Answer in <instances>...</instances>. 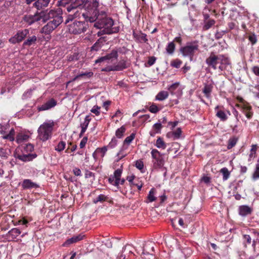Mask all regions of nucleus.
I'll return each instance as SVG.
<instances>
[{
    "instance_id": "obj_1",
    "label": "nucleus",
    "mask_w": 259,
    "mask_h": 259,
    "mask_svg": "<svg viewBox=\"0 0 259 259\" xmlns=\"http://www.w3.org/2000/svg\"><path fill=\"white\" fill-rule=\"evenodd\" d=\"M205 62L207 65L214 70L219 69L220 71L228 69L230 67L229 59L223 55H216L211 52L209 57L206 58Z\"/></svg>"
},
{
    "instance_id": "obj_2",
    "label": "nucleus",
    "mask_w": 259,
    "mask_h": 259,
    "mask_svg": "<svg viewBox=\"0 0 259 259\" xmlns=\"http://www.w3.org/2000/svg\"><path fill=\"white\" fill-rule=\"evenodd\" d=\"M97 20L95 21L94 26L99 29L103 28L104 32L107 34H112L118 32V27H113L114 22L113 20L107 17L104 11H101L97 15Z\"/></svg>"
},
{
    "instance_id": "obj_3",
    "label": "nucleus",
    "mask_w": 259,
    "mask_h": 259,
    "mask_svg": "<svg viewBox=\"0 0 259 259\" xmlns=\"http://www.w3.org/2000/svg\"><path fill=\"white\" fill-rule=\"evenodd\" d=\"M46 12L49 16L46 19V21L49 19L52 20L43 27L41 32L45 34H49L62 22L63 18L56 11L51 10L48 11V10H46Z\"/></svg>"
},
{
    "instance_id": "obj_4",
    "label": "nucleus",
    "mask_w": 259,
    "mask_h": 259,
    "mask_svg": "<svg viewBox=\"0 0 259 259\" xmlns=\"http://www.w3.org/2000/svg\"><path fill=\"white\" fill-rule=\"evenodd\" d=\"M152 167L156 170H160L163 172L164 177L166 176L167 168L164 166L165 160L164 154L160 153L156 149H152L151 151Z\"/></svg>"
},
{
    "instance_id": "obj_5",
    "label": "nucleus",
    "mask_w": 259,
    "mask_h": 259,
    "mask_svg": "<svg viewBox=\"0 0 259 259\" xmlns=\"http://www.w3.org/2000/svg\"><path fill=\"white\" fill-rule=\"evenodd\" d=\"M55 122L52 120L44 122L38 128V138L42 141L48 140L51 138Z\"/></svg>"
},
{
    "instance_id": "obj_6",
    "label": "nucleus",
    "mask_w": 259,
    "mask_h": 259,
    "mask_svg": "<svg viewBox=\"0 0 259 259\" xmlns=\"http://www.w3.org/2000/svg\"><path fill=\"white\" fill-rule=\"evenodd\" d=\"M88 9L86 15L82 14L86 21L94 22L97 20V15L100 12L98 10L99 2V0H88L86 4Z\"/></svg>"
},
{
    "instance_id": "obj_7",
    "label": "nucleus",
    "mask_w": 259,
    "mask_h": 259,
    "mask_svg": "<svg viewBox=\"0 0 259 259\" xmlns=\"http://www.w3.org/2000/svg\"><path fill=\"white\" fill-rule=\"evenodd\" d=\"M199 45L197 41L187 42L185 46L182 47L180 51L185 57H189L191 61L193 60L195 53L198 51Z\"/></svg>"
},
{
    "instance_id": "obj_8",
    "label": "nucleus",
    "mask_w": 259,
    "mask_h": 259,
    "mask_svg": "<svg viewBox=\"0 0 259 259\" xmlns=\"http://www.w3.org/2000/svg\"><path fill=\"white\" fill-rule=\"evenodd\" d=\"M47 15L46 11H42L34 15H25L23 17V21L29 25L35 22H37L38 24L44 23L46 22V19L49 17Z\"/></svg>"
},
{
    "instance_id": "obj_9",
    "label": "nucleus",
    "mask_w": 259,
    "mask_h": 259,
    "mask_svg": "<svg viewBox=\"0 0 259 259\" xmlns=\"http://www.w3.org/2000/svg\"><path fill=\"white\" fill-rule=\"evenodd\" d=\"M68 31L70 33L74 34H79L86 31L88 24L84 21H74L72 23L69 24Z\"/></svg>"
},
{
    "instance_id": "obj_10",
    "label": "nucleus",
    "mask_w": 259,
    "mask_h": 259,
    "mask_svg": "<svg viewBox=\"0 0 259 259\" xmlns=\"http://www.w3.org/2000/svg\"><path fill=\"white\" fill-rule=\"evenodd\" d=\"M13 142L15 140V130L9 125L1 126V140ZM2 141H1V143Z\"/></svg>"
},
{
    "instance_id": "obj_11",
    "label": "nucleus",
    "mask_w": 259,
    "mask_h": 259,
    "mask_svg": "<svg viewBox=\"0 0 259 259\" xmlns=\"http://www.w3.org/2000/svg\"><path fill=\"white\" fill-rule=\"evenodd\" d=\"M118 54L117 51H112L111 53L107 55L99 58L95 61V64H99L100 65L104 64L105 63H112L114 60L117 59Z\"/></svg>"
},
{
    "instance_id": "obj_12",
    "label": "nucleus",
    "mask_w": 259,
    "mask_h": 259,
    "mask_svg": "<svg viewBox=\"0 0 259 259\" xmlns=\"http://www.w3.org/2000/svg\"><path fill=\"white\" fill-rule=\"evenodd\" d=\"M15 156L17 159L22 161L27 162L34 159L36 157V155L31 153H25L21 151H20L19 149H17Z\"/></svg>"
},
{
    "instance_id": "obj_13",
    "label": "nucleus",
    "mask_w": 259,
    "mask_h": 259,
    "mask_svg": "<svg viewBox=\"0 0 259 259\" xmlns=\"http://www.w3.org/2000/svg\"><path fill=\"white\" fill-rule=\"evenodd\" d=\"M29 33L27 29L19 31L13 37L10 38L9 41L12 44H16L21 41L26 37Z\"/></svg>"
},
{
    "instance_id": "obj_14",
    "label": "nucleus",
    "mask_w": 259,
    "mask_h": 259,
    "mask_svg": "<svg viewBox=\"0 0 259 259\" xmlns=\"http://www.w3.org/2000/svg\"><path fill=\"white\" fill-rule=\"evenodd\" d=\"M20 233L21 232L18 229L13 228L7 234L6 239L8 241H13L20 235Z\"/></svg>"
},
{
    "instance_id": "obj_15",
    "label": "nucleus",
    "mask_w": 259,
    "mask_h": 259,
    "mask_svg": "<svg viewBox=\"0 0 259 259\" xmlns=\"http://www.w3.org/2000/svg\"><path fill=\"white\" fill-rule=\"evenodd\" d=\"M133 35L135 40L139 42H146L148 41L147 35L141 31H133Z\"/></svg>"
},
{
    "instance_id": "obj_16",
    "label": "nucleus",
    "mask_w": 259,
    "mask_h": 259,
    "mask_svg": "<svg viewBox=\"0 0 259 259\" xmlns=\"http://www.w3.org/2000/svg\"><path fill=\"white\" fill-rule=\"evenodd\" d=\"M56 105V102L53 99H52L45 104L42 105L41 106L38 107V110L40 111H45L47 110H49Z\"/></svg>"
},
{
    "instance_id": "obj_17",
    "label": "nucleus",
    "mask_w": 259,
    "mask_h": 259,
    "mask_svg": "<svg viewBox=\"0 0 259 259\" xmlns=\"http://www.w3.org/2000/svg\"><path fill=\"white\" fill-rule=\"evenodd\" d=\"M84 235L80 234L76 236H74L71 238L67 239L63 244V246H66L70 244L76 243L83 239Z\"/></svg>"
},
{
    "instance_id": "obj_18",
    "label": "nucleus",
    "mask_w": 259,
    "mask_h": 259,
    "mask_svg": "<svg viewBox=\"0 0 259 259\" xmlns=\"http://www.w3.org/2000/svg\"><path fill=\"white\" fill-rule=\"evenodd\" d=\"M182 133L181 128L179 127L174 131L168 132L167 134V137L169 138H172L173 140H177L181 138Z\"/></svg>"
},
{
    "instance_id": "obj_19",
    "label": "nucleus",
    "mask_w": 259,
    "mask_h": 259,
    "mask_svg": "<svg viewBox=\"0 0 259 259\" xmlns=\"http://www.w3.org/2000/svg\"><path fill=\"white\" fill-rule=\"evenodd\" d=\"M243 113L245 115L248 119H250L253 115L251 111V107L247 104H243L241 106Z\"/></svg>"
},
{
    "instance_id": "obj_20",
    "label": "nucleus",
    "mask_w": 259,
    "mask_h": 259,
    "mask_svg": "<svg viewBox=\"0 0 259 259\" xmlns=\"http://www.w3.org/2000/svg\"><path fill=\"white\" fill-rule=\"evenodd\" d=\"M154 252V244L151 242L146 243L143 247V252L144 254H152Z\"/></svg>"
},
{
    "instance_id": "obj_21",
    "label": "nucleus",
    "mask_w": 259,
    "mask_h": 259,
    "mask_svg": "<svg viewBox=\"0 0 259 259\" xmlns=\"http://www.w3.org/2000/svg\"><path fill=\"white\" fill-rule=\"evenodd\" d=\"M22 187L23 189H26L37 188L39 186L36 183L33 182L29 179H25L22 182Z\"/></svg>"
},
{
    "instance_id": "obj_22",
    "label": "nucleus",
    "mask_w": 259,
    "mask_h": 259,
    "mask_svg": "<svg viewBox=\"0 0 259 259\" xmlns=\"http://www.w3.org/2000/svg\"><path fill=\"white\" fill-rule=\"evenodd\" d=\"M252 209L247 205H241L239 207V214L242 217H245L251 214Z\"/></svg>"
},
{
    "instance_id": "obj_23",
    "label": "nucleus",
    "mask_w": 259,
    "mask_h": 259,
    "mask_svg": "<svg viewBox=\"0 0 259 259\" xmlns=\"http://www.w3.org/2000/svg\"><path fill=\"white\" fill-rule=\"evenodd\" d=\"M30 136L28 134L20 133L16 136V141L18 144H21L23 142H27Z\"/></svg>"
},
{
    "instance_id": "obj_24",
    "label": "nucleus",
    "mask_w": 259,
    "mask_h": 259,
    "mask_svg": "<svg viewBox=\"0 0 259 259\" xmlns=\"http://www.w3.org/2000/svg\"><path fill=\"white\" fill-rule=\"evenodd\" d=\"M132 247L130 245H125L123 248L122 252L117 256V259H125L126 254L132 253Z\"/></svg>"
},
{
    "instance_id": "obj_25",
    "label": "nucleus",
    "mask_w": 259,
    "mask_h": 259,
    "mask_svg": "<svg viewBox=\"0 0 259 259\" xmlns=\"http://www.w3.org/2000/svg\"><path fill=\"white\" fill-rule=\"evenodd\" d=\"M50 0H37L33 5L37 9H40L48 6Z\"/></svg>"
},
{
    "instance_id": "obj_26",
    "label": "nucleus",
    "mask_w": 259,
    "mask_h": 259,
    "mask_svg": "<svg viewBox=\"0 0 259 259\" xmlns=\"http://www.w3.org/2000/svg\"><path fill=\"white\" fill-rule=\"evenodd\" d=\"M17 149L25 153H31L33 150V146L31 144H27L21 146Z\"/></svg>"
},
{
    "instance_id": "obj_27",
    "label": "nucleus",
    "mask_w": 259,
    "mask_h": 259,
    "mask_svg": "<svg viewBox=\"0 0 259 259\" xmlns=\"http://www.w3.org/2000/svg\"><path fill=\"white\" fill-rule=\"evenodd\" d=\"M219 106H217L215 108L216 112V116L219 118L222 121H225L227 119L228 117L225 112L223 110L219 109Z\"/></svg>"
},
{
    "instance_id": "obj_28",
    "label": "nucleus",
    "mask_w": 259,
    "mask_h": 259,
    "mask_svg": "<svg viewBox=\"0 0 259 259\" xmlns=\"http://www.w3.org/2000/svg\"><path fill=\"white\" fill-rule=\"evenodd\" d=\"M91 119V115H88L85 116L84 121L80 123L81 130L86 131Z\"/></svg>"
},
{
    "instance_id": "obj_29",
    "label": "nucleus",
    "mask_w": 259,
    "mask_h": 259,
    "mask_svg": "<svg viewBox=\"0 0 259 259\" xmlns=\"http://www.w3.org/2000/svg\"><path fill=\"white\" fill-rule=\"evenodd\" d=\"M155 146L160 149H165L166 147V144L164 142L163 140L160 138L158 137L156 141V143L155 144Z\"/></svg>"
},
{
    "instance_id": "obj_30",
    "label": "nucleus",
    "mask_w": 259,
    "mask_h": 259,
    "mask_svg": "<svg viewBox=\"0 0 259 259\" xmlns=\"http://www.w3.org/2000/svg\"><path fill=\"white\" fill-rule=\"evenodd\" d=\"M168 96V93L166 91H162L158 93L155 97L156 100L163 101Z\"/></svg>"
},
{
    "instance_id": "obj_31",
    "label": "nucleus",
    "mask_w": 259,
    "mask_h": 259,
    "mask_svg": "<svg viewBox=\"0 0 259 259\" xmlns=\"http://www.w3.org/2000/svg\"><path fill=\"white\" fill-rule=\"evenodd\" d=\"M256 150H257V145H252L251 146V148L250 151V154L249 155L248 161H250L252 159H253L256 156Z\"/></svg>"
},
{
    "instance_id": "obj_32",
    "label": "nucleus",
    "mask_w": 259,
    "mask_h": 259,
    "mask_svg": "<svg viewBox=\"0 0 259 259\" xmlns=\"http://www.w3.org/2000/svg\"><path fill=\"white\" fill-rule=\"evenodd\" d=\"M220 172L223 175V180L224 181L227 180L230 176V172L227 167L221 168Z\"/></svg>"
},
{
    "instance_id": "obj_33",
    "label": "nucleus",
    "mask_w": 259,
    "mask_h": 259,
    "mask_svg": "<svg viewBox=\"0 0 259 259\" xmlns=\"http://www.w3.org/2000/svg\"><path fill=\"white\" fill-rule=\"evenodd\" d=\"M37 40L36 37L35 36H32L28 37L24 42V46H30L33 44H35Z\"/></svg>"
},
{
    "instance_id": "obj_34",
    "label": "nucleus",
    "mask_w": 259,
    "mask_h": 259,
    "mask_svg": "<svg viewBox=\"0 0 259 259\" xmlns=\"http://www.w3.org/2000/svg\"><path fill=\"white\" fill-rule=\"evenodd\" d=\"M115 71H121L127 67L125 62L124 61H121L116 65H113Z\"/></svg>"
},
{
    "instance_id": "obj_35",
    "label": "nucleus",
    "mask_w": 259,
    "mask_h": 259,
    "mask_svg": "<svg viewBox=\"0 0 259 259\" xmlns=\"http://www.w3.org/2000/svg\"><path fill=\"white\" fill-rule=\"evenodd\" d=\"M80 13L78 11H76L74 13L69 14L65 20V23H68L72 21L74 18L79 17Z\"/></svg>"
},
{
    "instance_id": "obj_36",
    "label": "nucleus",
    "mask_w": 259,
    "mask_h": 259,
    "mask_svg": "<svg viewBox=\"0 0 259 259\" xmlns=\"http://www.w3.org/2000/svg\"><path fill=\"white\" fill-rule=\"evenodd\" d=\"M212 89V85L211 84H206L203 89V93L207 98H209L210 96Z\"/></svg>"
},
{
    "instance_id": "obj_37",
    "label": "nucleus",
    "mask_w": 259,
    "mask_h": 259,
    "mask_svg": "<svg viewBox=\"0 0 259 259\" xmlns=\"http://www.w3.org/2000/svg\"><path fill=\"white\" fill-rule=\"evenodd\" d=\"M162 128V125L161 123L157 122L155 123L153 125V129L154 131V132L152 133V132H150V135L151 136H154V134L156 133H160L161 130Z\"/></svg>"
},
{
    "instance_id": "obj_38",
    "label": "nucleus",
    "mask_w": 259,
    "mask_h": 259,
    "mask_svg": "<svg viewBox=\"0 0 259 259\" xmlns=\"http://www.w3.org/2000/svg\"><path fill=\"white\" fill-rule=\"evenodd\" d=\"M175 45L173 41L169 42L166 47V51L167 53L169 55L173 54L175 50Z\"/></svg>"
},
{
    "instance_id": "obj_39",
    "label": "nucleus",
    "mask_w": 259,
    "mask_h": 259,
    "mask_svg": "<svg viewBox=\"0 0 259 259\" xmlns=\"http://www.w3.org/2000/svg\"><path fill=\"white\" fill-rule=\"evenodd\" d=\"M122 172V166H120V168L115 170L114 172L113 177L115 178V179L117 180L118 182H119L120 178L121 176Z\"/></svg>"
},
{
    "instance_id": "obj_40",
    "label": "nucleus",
    "mask_w": 259,
    "mask_h": 259,
    "mask_svg": "<svg viewBox=\"0 0 259 259\" xmlns=\"http://www.w3.org/2000/svg\"><path fill=\"white\" fill-rule=\"evenodd\" d=\"M252 178L254 181L259 179V160H257V163L256 164L255 168Z\"/></svg>"
},
{
    "instance_id": "obj_41",
    "label": "nucleus",
    "mask_w": 259,
    "mask_h": 259,
    "mask_svg": "<svg viewBox=\"0 0 259 259\" xmlns=\"http://www.w3.org/2000/svg\"><path fill=\"white\" fill-rule=\"evenodd\" d=\"M155 189L152 188L149 192L147 198L149 201L151 202L156 200V197L155 196Z\"/></svg>"
},
{
    "instance_id": "obj_42",
    "label": "nucleus",
    "mask_w": 259,
    "mask_h": 259,
    "mask_svg": "<svg viewBox=\"0 0 259 259\" xmlns=\"http://www.w3.org/2000/svg\"><path fill=\"white\" fill-rule=\"evenodd\" d=\"M125 132V128L124 126H122L120 128H118L116 131V136L118 138H121L124 132Z\"/></svg>"
},
{
    "instance_id": "obj_43",
    "label": "nucleus",
    "mask_w": 259,
    "mask_h": 259,
    "mask_svg": "<svg viewBox=\"0 0 259 259\" xmlns=\"http://www.w3.org/2000/svg\"><path fill=\"white\" fill-rule=\"evenodd\" d=\"M135 136L136 134L135 133H132L130 136L127 137L124 141V144L129 145L135 139Z\"/></svg>"
},
{
    "instance_id": "obj_44",
    "label": "nucleus",
    "mask_w": 259,
    "mask_h": 259,
    "mask_svg": "<svg viewBox=\"0 0 259 259\" xmlns=\"http://www.w3.org/2000/svg\"><path fill=\"white\" fill-rule=\"evenodd\" d=\"M107 197L104 194L99 195L94 200V202L97 203L99 202H103L106 201Z\"/></svg>"
},
{
    "instance_id": "obj_45",
    "label": "nucleus",
    "mask_w": 259,
    "mask_h": 259,
    "mask_svg": "<svg viewBox=\"0 0 259 259\" xmlns=\"http://www.w3.org/2000/svg\"><path fill=\"white\" fill-rule=\"evenodd\" d=\"M66 143L64 141L60 142L55 148V150L58 152L62 151L65 148Z\"/></svg>"
},
{
    "instance_id": "obj_46",
    "label": "nucleus",
    "mask_w": 259,
    "mask_h": 259,
    "mask_svg": "<svg viewBox=\"0 0 259 259\" xmlns=\"http://www.w3.org/2000/svg\"><path fill=\"white\" fill-rule=\"evenodd\" d=\"M215 23V21L213 19H210L208 20L207 21L205 22V24L204 25V28L205 30H207L209 29L211 26H212Z\"/></svg>"
},
{
    "instance_id": "obj_47",
    "label": "nucleus",
    "mask_w": 259,
    "mask_h": 259,
    "mask_svg": "<svg viewBox=\"0 0 259 259\" xmlns=\"http://www.w3.org/2000/svg\"><path fill=\"white\" fill-rule=\"evenodd\" d=\"M135 166L142 172H144L145 170H144V163L142 160H137L135 163Z\"/></svg>"
},
{
    "instance_id": "obj_48",
    "label": "nucleus",
    "mask_w": 259,
    "mask_h": 259,
    "mask_svg": "<svg viewBox=\"0 0 259 259\" xmlns=\"http://www.w3.org/2000/svg\"><path fill=\"white\" fill-rule=\"evenodd\" d=\"M108 181L110 184L117 187L119 185V182H118L117 180L115 179V178L113 175H111L108 178Z\"/></svg>"
},
{
    "instance_id": "obj_49",
    "label": "nucleus",
    "mask_w": 259,
    "mask_h": 259,
    "mask_svg": "<svg viewBox=\"0 0 259 259\" xmlns=\"http://www.w3.org/2000/svg\"><path fill=\"white\" fill-rule=\"evenodd\" d=\"M237 141V139L235 138L229 139L227 145L228 149H230L233 147L236 144Z\"/></svg>"
},
{
    "instance_id": "obj_50",
    "label": "nucleus",
    "mask_w": 259,
    "mask_h": 259,
    "mask_svg": "<svg viewBox=\"0 0 259 259\" xmlns=\"http://www.w3.org/2000/svg\"><path fill=\"white\" fill-rule=\"evenodd\" d=\"M93 73L92 72H86L84 73H80V74H78L77 75H76L73 78V80H75L77 78L82 77V76H86L90 77H91L92 76H93Z\"/></svg>"
},
{
    "instance_id": "obj_51",
    "label": "nucleus",
    "mask_w": 259,
    "mask_h": 259,
    "mask_svg": "<svg viewBox=\"0 0 259 259\" xmlns=\"http://www.w3.org/2000/svg\"><path fill=\"white\" fill-rule=\"evenodd\" d=\"M149 110L152 113H156L160 110V109L155 104L152 103L149 107Z\"/></svg>"
},
{
    "instance_id": "obj_52",
    "label": "nucleus",
    "mask_w": 259,
    "mask_h": 259,
    "mask_svg": "<svg viewBox=\"0 0 259 259\" xmlns=\"http://www.w3.org/2000/svg\"><path fill=\"white\" fill-rule=\"evenodd\" d=\"M182 64V61L178 59L174 60L171 62V65L176 68H179Z\"/></svg>"
},
{
    "instance_id": "obj_53",
    "label": "nucleus",
    "mask_w": 259,
    "mask_h": 259,
    "mask_svg": "<svg viewBox=\"0 0 259 259\" xmlns=\"http://www.w3.org/2000/svg\"><path fill=\"white\" fill-rule=\"evenodd\" d=\"M243 243L245 245H246V243L250 244L251 242V238L249 235H243Z\"/></svg>"
},
{
    "instance_id": "obj_54",
    "label": "nucleus",
    "mask_w": 259,
    "mask_h": 259,
    "mask_svg": "<svg viewBox=\"0 0 259 259\" xmlns=\"http://www.w3.org/2000/svg\"><path fill=\"white\" fill-rule=\"evenodd\" d=\"M92 113L95 114L96 115H99L100 113V107L98 106H94L91 110Z\"/></svg>"
},
{
    "instance_id": "obj_55",
    "label": "nucleus",
    "mask_w": 259,
    "mask_h": 259,
    "mask_svg": "<svg viewBox=\"0 0 259 259\" xmlns=\"http://www.w3.org/2000/svg\"><path fill=\"white\" fill-rule=\"evenodd\" d=\"M179 82H175L173 84H172L168 88L169 91L171 93H173L174 91L179 87Z\"/></svg>"
},
{
    "instance_id": "obj_56",
    "label": "nucleus",
    "mask_w": 259,
    "mask_h": 259,
    "mask_svg": "<svg viewBox=\"0 0 259 259\" xmlns=\"http://www.w3.org/2000/svg\"><path fill=\"white\" fill-rule=\"evenodd\" d=\"M67 10L68 12H72V13H74L76 11H78V7H75V6H73L72 5L68 6L67 7Z\"/></svg>"
},
{
    "instance_id": "obj_57",
    "label": "nucleus",
    "mask_w": 259,
    "mask_h": 259,
    "mask_svg": "<svg viewBox=\"0 0 259 259\" xmlns=\"http://www.w3.org/2000/svg\"><path fill=\"white\" fill-rule=\"evenodd\" d=\"M88 137H84L82 140H81L80 142V144H79V146H80V148H83L85 147L86 144H87V142L88 141Z\"/></svg>"
},
{
    "instance_id": "obj_58",
    "label": "nucleus",
    "mask_w": 259,
    "mask_h": 259,
    "mask_svg": "<svg viewBox=\"0 0 259 259\" xmlns=\"http://www.w3.org/2000/svg\"><path fill=\"white\" fill-rule=\"evenodd\" d=\"M107 149L106 147H104L101 149L97 150L96 152L101 153V157H104L106 152H107Z\"/></svg>"
},
{
    "instance_id": "obj_59",
    "label": "nucleus",
    "mask_w": 259,
    "mask_h": 259,
    "mask_svg": "<svg viewBox=\"0 0 259 259\" xmlns=\"http://www.w3.org/2000/svg\"><path fill=\"white\" fill-rule=\"evenodd\" d=\"M10 153L11 151L10 149H6L5 152L3 153V152L2 151V149L1 148V157H7L8 155L10 154Z\"/></svg>"
},
{
    "instance_id": "obj_60",
    "label": "nucleus",
    "mask_w": 259,
    "mask_h": 259,
    "mask_svg": "<svg viewBox=\"0 0 259 259\" xmlns=\"http://www.w3.org/2000/svg\"><path fill=\"white\" fill-rule=\"evenodd\" d=\"M117 144V140L115 139H112L111 142L109 143L108 147L110 148H114Z\"/></svg>"
},
{
    "instance_id": "obj_61",
    "label": "nucleus",
    "mask_w": 259,
    "mask_h": 259,
    "mask_svg": "<svg viewBox=\"0 0 259 259\" xmlns=\"http://www.w3.org/2000/svg\"><path fill=\"white\" fill-rule=\"evenodd\" d=\"M102 71L110 72L115 71L113 66H107L101 69Z\"/></svg>"
},
{
    "instance_id": "obj_62",
    "label": "nucleus",
    "mask_w": 259,
    "mask_h": 259,
    "mask_svg": "<svg viewBox=\"0 0 259 259\" xmlns=\"http://www.w3.org/2000/svg\"><path fill=\"white\" fill-rule=\"evenodd\" d=\"M73 174L76 176H81V170L77 167H75L73 169Z\"/></svg>"
},
{
    "instance_id": "obj_63",
    "label": "nucleus",
    "mask_w": 259,
    "mask_h": 259,
    "mask_svg": "<svg viewBox=\"0 0 259 259\" xmlns=\"http://www.w3.org/2000/svg\"><path fill=\"white\" fill-rule=\"evenodd\" d=\"M249 40L252 43V45H254L256 42V36L254 35H251L249 36Z\"/></svg>"
},
{
    "instance_id": "obj_64",
    "label": "nucleus",
    "mask_w": 259,
    "mask_h": 259,
    "mask_svg": "<svg viewBox=\"0 0 259 259\" xmlns=\"http://www.w3.org/2000/svg\"><path fill=\"white\" fill-rule=\"evenodd\" d=\"M253 72L257 76H259V67L254 66L252 68Z\"/></svg>"
}]
</instances>
